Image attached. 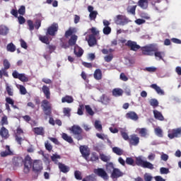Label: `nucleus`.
<instances>
[{
    "instance_id": "f257e3e1",
    "label": "nucleus",
    "mask_w": 181,
    "mask_h": 181,
    "mask_svg": "<svg viewBox=\"0 0 181 181\" xmlns=\"http://www.w3.org/2000/svg\"><path fill=\"white\" fill-rule=\"evenodd\" d=\"M141 52L144 56H153L154 54L155 57L159 58V60H163L165 57V52L159 51L158 45L155 44L141 47Z\"/></svg>"
},
{
    "instance_id": "f03ea898",
    "label": "nucleus",
    "mask_w": 181,
    "mask_h": 181,
    "mask_svg": "<svg viewBox=\"0 0 181 181\" xmlns=\"http://www.w3.org/2000/svg\"><path fill=\"white\" fill-rule=\"evenodd\" d=\"M41 108L45 114L46 115L45 119H47V117H49V124L50 125H55L54 119L52 117V104L49 100H43L41 103Z\"/></svg>"
},
{
    "instance_id": "7ed1b4c3",
    "label": "nucleus",
    "mask_w": 181,
    "mask_h": 181,
    "mask_svg": "<svg viewBox=\"0 0 181 181\" xmlns=\"http://www.w3.org/2000/svg\"><path fill=\"white\" fill-rule=\"evenodd\" d=\"M19 162L24 163V173H29V171L30 170V168H32V165H33V161L32 160V158L30 156H25L24 160L23 159H18L16 161H14L15 166H19Z\"/></svg>"
},
{
    "instance_id": "20e7f679",
    "label": "nucleus",
    "mask_w": 181,
    "mask_h": 181,
    "mask_svg": "<svg viewBox=\"0 0 181 181\" xmlns=\"http://www.w3.org/2000/svg\"><path fill=\"white\" fill-rule=\"evenodd\" d=\"M135 163L137 166H141V168H144V169H150V170H153V169L155 168L153 164L149 161L144 160L142 156L136 157Z\"/></svg>"
},
{
    "instance_id": "39448f33",
    "label": "nucleus",
    "mask_w": 181,
    "mask_h": 181,
    "mask_svg": "<svg viewBox=\"0 0 181 181\" xmlns=\"http://www.w3.org/2000/svg\"><path fill=\"white\" fill-rule=\"evenodd\" d=\"M3 66L4 68L0 70V78H2V77H9V74H8V71L6 70H8V69H11V63H9V61L8 59H4L3 62Z\"/></svg>"
},
{
    "instance_id": "423d86ee",
    "label": "nucleus",
    "mask_w": 181,
    "mask_h": 181,
    "mask_svg": "<svg viewBox=\"0 0 181 181\" xmlns=\"http://www.w3.org/2000/svg\"><path fill=\"white\" fill-rule=\"evenodd\" d=\"M124 46L129 47V49H130L132 52H138L139 49L142 50V47H141V45H138L136 42L132 41L131 40H127V42L124 44Z\"/></svg>"
},
{
    "instance_id": "0eeeda50",
    "label": "nucleus",
    "mask_w": 181,
    "mask_h": 181,
    "mask_svg": "<svg viewBox=\"0 0 181 181\" xmlns=\"http://www.w3.org/2000/svg\"><path fill=\"white\" fill-rule=\"evenodd\" d=\"M93 173L97 175V176H99V177H102V179H104V180H108V179H110L107 171H105L104 168H95L93 170Z\"/></svg>"
},
{
    "instance_id": "6e6552de",
    "label": "nucleus",
    "mask_w": 181,
    "mask_h": 181,
    "mask_svg": "<svg viewBox=\"0 0 181 181\" xmlns=\"http://www.w3.org/2000/svg\"><path fill=\"white\" fill-rule=\"evenodd\" d=\"M115 23L122 26H125L127 23H129V19L125 16L118 15L116 16Z\"/></svg>"
},
{
    "instance_id": "1a4fd4ad",
    "label": "nucleus",
    "mask_w": 181,
    "mask_h": 181,
    "mask_svg": "<svg viewBox=\"0 0 181 181\" xmlns=\"http://www.w3.org/2000/svg\"><path fill=\"white\" fill-rule=\"evenodd\" d=\"M33 170L35 173H40L43 170V163L42 160H35L33 163Z\"/></svg>"
},
{
    "instance_id": "9d476101",
    "label": "nucleus",
    "mask_w": 181,
    "mask_h": 181,
    "mask_svg": "<svg viewBox=\"0 0 181 181\" xmlns=\"http://www.w3.org/2000/svg\"><path fill=\"white\" fill-rule=\"evenodd\" d=\"M57 30H59V24H57V23H53L51 26L47 28V35H49V36H56Z\"/></svg>"
},
{
    "instance_id": "9b49d317",
    "label": "nucleus",
    "mask_w": 181,
    "mask_h": 181,
    "mask_svg": "<svg viewBox=\"0 0 181 181\" xmlns=\"http://www.w3.org/2000/svg\"><path fill=\"white\" fill-rule=\"evenodd\" d=\"M71 134L75 135V136H81L83 134V129L77 124H74L71 127L69 128Z\"/></svg>"
},
{
    "instance_id": "f8f14e48",
    "label": "nucleus",
    "mask_w": 181,
    "mask_h": 181,
    "mask_svg": "<svg viewBox=\"0 0 181 181\" xmlns=\"http://www.w3.org/2000/svg\"><path fill=\"white\" fill-rule=\"evenodd\" d=\"M123 139L124 141H128L130 145H132L133 146H136L139 144V137L136 136H123Z\"/></svg>"
},
{
    "instance_id": "ddd939ff",
    "label": "nucleus",
    "mask_w": 181,
    "mask_h": 181,
    "mask_svg": "<svg viewBox=\"0 0 181 181\" xmlns=\"http://www.w3.org/2000/svg\"><path fill=\"white\" fill-rule=\"evenodd\" d=\"M79 149L83 158H84V159L86 160H88V156H90V151H88L87 147H86V146H81Z\"/></svg>"
},
{
    "instance_id": "4468645a",
    "label": "nucleus",
    "mask_w": 181,
    "mask_h": 181,
    "mask_svg": "<svg viewBox=\"0 0 181 181\" xmlns=\"http://www.w3.org/2000/svg\"><path fill=\"white\" fill-rule=\"evenodd\" d=\"M124 176V173L119 170L118 168L113 169V171L111 174V177L112 179H118V177H121Z\"/></svg>"
},
{
    "instance_id": "2eb2a0df",
    "label": "nucleus",
    "mask_w": 181,
    "mask_h": 181,
    "mask_svg": "<svg viewBox=\"0 0 181 181\" xmlns=\"http://www.w3.org/2000/svg\"><path fill=\"white\" fill-rule=\"evenodd\" d=\"M126 118L127 119H132V121H138L139 117L135 112L130 111L126 114Z\"/></svg>"
},
{
    "instance_id": "dca6fc26",
    "label": "nucleus",
    "mask_w": 181,
    "mask_h": 181,
    "mask_svg": "<svg viewBox=\"0 0 181 181\" xmlns=\"http://www.w3.org/2000/svg\"><path fill=\"white\" fill-rule=\"evenodd\" d=\"M100 103L103 104V105H108L111 101V98L107 96L105 94L102 95V96L100 98Z\"/></svg>"
},
{
    "instance_id": "f3484780",
    "label": "nucleus",
    "mask_w": 181,
    "mask_h": 181,
    "mask_svg": "<svg viewBox=\"0 0 181 181\" xmlns=\"http://www.w3.org/2000/svg\"><path fill=\"white\" fill-rule=\"evenodd\" d=\"M74 33H77V28H71L70 27L66 32L64 37L68 38L70 37V36H73Z\"/></svg>"
},
{
    "instance_id": "a211bd4d",
    "label": "nucleus",
    "mask_w": 181,
    "mask_h": 181,
    "mask_svg": "<svg viewBox=\"0 0 181 181\" xmlns=\"http://www.w3.org/2000/svg\"><path fill=\"white\" fill-rule=\"evenodd\" d=\"M42 91L47 100H50V88L47 86L44 85L42 86Z\"/></svg>"
},
{
    "instance_id": "6ab92c4d",
    "label": "nucleus",
    "mask_w": 181,
    "mask_h": 181,
    "mask_svg": "<svg viewBox=\"0 0 181 181\" xmlns=\"http://www.w3.org/2000/svg\"><path fill=\"white\" fill-rule=\"evenodd\" d=\"M150 87L151 88H153V90H155V91H156L157 94H159V95H165V92L163 91V90L158 86L156 83L151 84Z\"/></svg>"
},
{
    "instance_id": "aec40b11",
    "label": "nucleus",
    "mask_w": 181,
    "mask_h": 181,
    "mask_svg": "<svg viewBox=\"0 0 181 181\" xmlns=\"http://www.w3.org/2000/svg\"><path fill=\"white\" fill-rule=\"evenodd\" d=\"M88 43L90 47H93V46H95V45H97V38H95L94 35H89Z\"/></svg>"
},
{
    "instance_id": "412c9836",
    "label": "nucleus",
    "mask_w": 181,
    "mask_h": 181,
    "mask_svg": "<svg viewBox=\"0 0 181 181\" xmlns=\"http://www.w3.org/2000/svg\"><path fill=\"white\" fill-rule=\"evenodd\" d=\"M59 169L62 173H67L70 172V168L62 163H58Z\"/></svg>"
},
{
    "instance_id": "4be33fe9",
    "label": "nucleus",
    "mask_w": 181,
    "mask_h": 181,
    "mask_svg": "<svg viewBox=\"0 0 181 181\" xmlns=\"http://www.w3.org/2000/svg\"><path fill=\"white\" fill-rule=\"evenodd\" d=\"M153 115H154V118H156V119H158V121H165V117H163V115H162V113L158 110H153Z\"/></svg>"
},
{
    "instance_id": "5701e85b",
    "label": "nucleus",
    "mask_w": 181,
    "mask_h": 181,
    "mask_svg": "<svg viewBox=\"0 0 181 181\" xmlns=\"http://www.w3.org/2000/svg\"><path fill=\"white\" fill-rule=\"evenodd\" d=\"M77 39L78 37L76 35H73L71 36L70 39L68 41L69 46H76V43H77Z\"/></svg>"
},
{
    "instance_id": "b1692460",
    "label": "nucleus",
    "mask_w": 181,
    "mask_h": 181,
    "mask_svg": "<svg viewBox=\"0 0 181 181\" xmlns=\"http://www.w3.org/2000/svg\"><path fill=\"white\" fill-rule=\"evenodd\" d=\"M178 135H181V127L173 129L171 130V132L168 134V136H178Z\"/></svg>"
},
{
    "instance_id": "393cba45",
    "label": "nucleus",
    "mask_w": 181,
    "mask_h": 181,
    "mask_svg": "<svg viewBox=\"0 0 181 181\" xmlns=\"http://www.w3.org/2000/svg\"><path fill=\"white\" fill-rule=\"evenodd\" d=\"M137 5L141 9H147L148 8V0H139V1L137 2Z\"/></svg>"
},
{
    "instance_id": "a878e982",
    "label": "nucleus",
    "mask_w": 181,
    "mask_h": 181,
    "mask_svg": "<svg viewBox=\"0 0 181 181\" xmlns=\"http://www.w3.org/2000/svg\"><path fill=\"white\" fill-rule=\"evenodd\" d=\"M136 132H138L141 136H146L149 135L148 129L146 128H139L136 129Z\"/></svg>"
},
{
    "instance_id": "bb28decb",
    "label": "nucleus",
    "mask_w": 181,
    "mask_h": 181,
    "mask_svg": "<svg viewBox=\"0 0 181 181\" xmlns=\"http://www.w3.org/2000/svg\"><path fill=\"white\" fill-rule=\"evenodd\" d=\"M6 50H7V52L13 53L14 52H16V45L15 44H13V42L8 43L6 46Z\"/></svg>"
},
{
    "instance_id": "cd10ccee",
    "label": "nucleus",
    "mask_w": 181,
    "mask_h": 181,
    "mask_svg": "<svg viewBox=\"0 0 181 181\" xmlns=\"http://www.w3.org/2000/svg\"><path fill=\"white\" fill-rule=\"evenodd\" d=\"M122 94H124V90L121 88H117L112 90V95H114V97H121Z\"/></svg>"
},
{
    "instance_id": "c85d7f7f",
    "label": "nucleus",
    "mask_w": 181,
    "mask_h": 181,
    "mask_svg": "<svg viewBox=\"0 0 181 181\" xmlns=\"http://www.w3.org/2000/svg\"><path fill=\"white\" fill-rule=\"evenodd\" d=\"M74 102V98L73 96L66 95L62 98V103H67L68 104H71V103Z\"/></svg>"
},
{
    "instance_id": "c756f323",
    "label": "nucleus",
    "mask_w": 181,
    "mask_h": 181,
    "mask_svg": "<svg viewBox=\"0 0 181 181\" xmlns=\"http://www.w3.org/2000/svg\"><path fill=\"white\" fill-rule=\"evenodd\" d=\"M89 160H90V162H99L100 156H98V153H97L96 152H93L90 155Z\"/></svg>"
},
{
    "instance_id": "7c9ffc66",
    "label": "nucleus",
    "mask_w": 181,
    "mask_h": 181,
    "mask_svg": "<svg viewBox=\"0 0 181 181\" xmlns=\"http://www.w3.org/2000/svg\"><path fill=\"white\" fill-rule=\"evenodd\" d=\"M93 76L95 80H101V78H103V72L101 71V69H96Z\"/></svg>"
},
{
    "instance_id": "2f4dec72",
    "label": "nucleus",
    "mask_w": 181,
    "mask_h": 181,
    "mask_svg": "<svg viewBox=\"0 0 181 181\" xmlns=\"http://www.w3.org/2000/svg\"><path fill=\"white\" fill-rule=\"evenodd\" d=\"M39 40L42 42V43H45V45H49L50 41H49V37L47 35H39Z\"/></svg>"
},
{
    "instance_id": "473e14b6",
    "label": "nucleus",
    "mask_w": 181,
    "mask_h": 181,
    "mask_svg": "<svg viewBox=\"0 0 181 181\" xmlns=\"http://www.w3.org/2000/svg\"><path fill=\"white\" fill-rule=\"evenodd\" d=\"M33 132L37 135H45V129H43V127H35L33 129Z\"/></svg>"
},
{
    "instance_id": "72a5a7b5",
    "label": "nucleus",
    "mask_w": 181,
    "mask_h": 181,
    "mask_svg": "<svg viewBox=\"0 0 181 181\" xmlns=\"http://www.w3.org/2000/svg\"><path fill=\"white\" fill-rule=\"evenodd\" d=\"M6 104L11 105L13 108H18V107L15 105V100H13L11 97L6 98Z\"/></svg>"
},
{
    "instance_id": "f704fd0d",
    "label": "nucleus",
    "mask_w": 181,
    "mask_h": 181,
    "mask_svg": "<svg viewBox=\"0 0 181 181\" xmlns=\"http://www.w3.org/2000/svg\"><path fill=\"white\" fill-rule=\"evenodd\" d=\"M112 152L116 155H118V156H121V155H124V150L121 149L119 147H113Z\"/></svg>"
},
{
    "instance_id": "c9c22d12",
    "label": "nucleus",
    "mask_w": 181,
    "mask_h": 181,
    "mask_svg": "<svg viewBox=\"0 0 181 181\" xmlns=\"http://www.w3.org/2000/svg\"><path fill=\"white\" fill-rule=\"evenodd\" d=\"M74 53L76 54V57H81L83 56V53H84V51L83 49L78 47L74 49Z\"/></svg>"
},
{
    "instance_id": "e433bc0d",
    "label": "nucleus",
    "mask_w": 181,
    "mask_h": 181,
    "mask_svg": "<svg viewBox=\"0 0 181 181\" xmlns=\"http://www.w3.org/2000/svg\"><path fill=\"white\" fill-rule=\"evenodd\" d=\"M149 104L153 107V108H156V107H159V101L156 98H152L149 100Z\"/></svg>"
},
{
    "instance_id": "4c0bfd02",
    "label": "nucleus",
    "mask_w": 181,
    "mask_h": 181,
    "mask_svg": "<svg viewBox=\"0 0 181 181\" xmlns=\"http://www.w3.org/2000/svg\"><path fill=\"white\" fill-rule=\"evenodd\" d=\"M0 135L1 136H8L9 135V131L5 127H2L0 129Z\"/></svg>"
},
{
    "instance_id": "58836bf2",
    "label": "nucleus",
    "mask_w": 181,
    "mask_h": 181,
    "mask_svg": "<svg viewBox=\"0 0 181 181\" xmlns=\"http://www.w3.org/2000/svg\"><path fill=\"white\" fill-rule=\"evenodd\" d=\"M18 80H20V81H22L23 83H28V81H29V78L26 76L25 74H20V77L18 78Z\"/></svg>"
},
{
    "instance_id": "ea45409f",
    "label": "nucleus",
    "mask_w": 181,
    "mask_h": 181,
    "mask_svg": "<svg viewBox=\"0 0 181 181\" xmlns=\"http://www.w3.org/2000/svg\"><path fill=\"white\" fill-rule=\"evenodd\" d=\"M61 157L59 155L57 154H53L51 156V160L55 163V165H59V160L57 159H60Z\"/></svg>"
},
{
    "instance_id": "a19ab883",
    "label": "nucleus",
    "mask_w": 181,
    "mask_h": 181,
    "mask_svg": "<svg viewBox=\"0 0 181 181\" xmlns=\"http://www.w3.org/2000/svg\"><path fill=\"white\" fill-rule=\"evenodd\" d=\"M105 167H106V170L108 173H112L114 170V169H115L114 168V163H108L107 164H106Z\"/></svg>"
},
{
    "instance_id": "79ce46f5",
    "label": "nucleus",
    "mask_w": 181,
    "mask_h": 181,
    "mask_svg": "<svg viewBox=\"0 0 181 181\" xmlns=\"http://www.w3.org/2000/svg\"><path fill=\"white\" fill-rule=\"evenodd\" d=\"M127 11L128 13L135 15V11H136V6H128Z\"/></svg>"
},
{
    "instance_id": "37998d69",
    "label": "nucleus",
    "mask_w": 181,
    "mask_h": 181,
    "mask_svg": "<svg viewBox=\"0 0 181 181\" xmlns=\"http://www.w3.org/2000/svg\"><path fill=\"white\" fill-rule=\"evenodd\" d=\"M126 163L130 166H135V160H134V158L131 157H127L126 158Z\"/></svg>"
},
{
    "instance_id": "c03bdc74",
    "label": "nucleus",
    "mask_w": 181,
    "mask_h": 181,
    "mask_svg": "<svg viewBox=\"0 0 181 181\" xmlns=\"http://www.w3.org/2000/svg\"><path fill=\"white\" fill-rule=\"evenodd\" d=\"M97 15H98V11H94L90 13L89 18L90 21H95L97 18Z\"/></svg>"
},
{
    "instance_id": "a18cd8bd",
    "label": "nucleus",
    "mask_w": 181,
    "mask_h": 181,
    "mask_svg": "<svg viewBox=\"0 0 181 181\" xmlns=\"http://www.w3.org/2000/svg\"><path fill=\"white\" fill-rule=\"evenodd\" d=\"M85 110L89 115H91L92 117L93 115H94V111L93 110V109L90 105H85Z\"/></svg>"
},
{
    "instance_id": "49530a36",
    "label": "nucleus",
    "mask_w": 181,
    "mask_h": 181,
    "mask_svg": "<svg viewBox=\"0 0 181 181\" xmlns=\"http://www.w3.org/2000/svg\"><path fill=\"white\" fill-rule=\"evenodd\" d=\"M27 23L28 25V29L29 30H30V32L35 30V24L33 23V21L32 20H28Z\"/></svg>"
},
{
    "instance_id": "de8ad7c7",
    "label": "nucleus",
    "mask_w": 181,
    "mask_h": 181,
    "mask_svg": "<svg viewBox=\"0 0 181 181\" xmlns=\"http://www.w3.org/2000/svg\"><path fill=\"white\" fill-rule=\"evenodd\" d=\"M74 176L76 180H82L83 179V176H81V172H80V170H75Z\"/></svg>"
},
{
    "instance_id": "09e8293b",
    "label": "nucleus",
    "mask_w": 181,
    "mask_h": 181,
    "mask_svg": "<svg viewBox=\"0 0 181 181\" xmlns=\"http://www.w3.org/2000/svg\"><path fill=\"white\" fill-rule=\"evenodd\" d=\"M6 90L7 91L8 95H9L10 97H13V90L8 84L6 86Z\"/></svg>"
},
{
    "instance_id": "8fccbe9b",
    "label": "nucleus",
    "mask_w": 181,
    "mask_h": 181,
    "mask_svg": "<svg viewBox=\"0 0 181 181\" xmlns=\"http://www.w3.org/2000/svg\"><path fill=\"white\" fill-rule=\"evenodd\" d=\"M95 128L98 129V131H101L103 129V125L101 124V122L99 120H95Z\"/></svg>"
},
{
    "instance_id": "3c124183",
    "label": "nucleus",
    "mask_w": 181,
    "mask_h": 181,
    "mask_svg": "<svg viewBox=\"0 0 181 181\" xmlns=\"http://www.w3.org/2000/svg\"><path fill=\"white\" fill-rule=\"evenodd\" d=\"M8 28L6 27H1L0 28V35L2 36H6L8 35Z\"/></svg>"
},
{
    "instance_id": "603ef678",
    "label": "nucleus",
    "mask_w": 181,
    "mask_h": 181,
    "mask_svg": "<svg viewBox=\"0 0 181 181\" xmlns=\"http://www.w3.org/2000/svg\"><path fill=\"white\" fill-rule=\"evenodd\" d=\"M100 159L103 162H108L110 160V157L105 156L104 153H100Z\"/></svg>"
},
{
    "instance_id": "864d4df0",
    "label": "nucleus",
    "mask_w": 181,
    "mask_h": 181,
    "mask_svg": "<svg viewBox=\"0 0 181 181\" xmlns=\"http://www.w3.org/2000/svg\"><path fill=\"white\" fill-rule=\"evenodd\" d=\"M112 59H114V55L112 54H110L109 55H107L104 57V60L107 63H110V62H112Z\"/></svg>"
},
{
    "instance_id": "5fc2aeb1",
    "label": "nucleus",
    "mask_w": 181,
    "mask_h": 181,
    "mask_svg": "<svg viewBox=\"0 0 181 181\" xmlns=\"http://www.w3.org/2000/svg\"><path fill=\"white\" fill-rule=\"evenodd\" d=\"M47 49H48L49 50L48 51L49 54H52V53L56 50V46L48 45L47 46Z\"/></svg>"
},
{
    "instance_id": "6e6d98bb",
    "label": "nucleus",
    "mask_w": 181,
    "mask_h": 181,
    "mask_svg": "<svg viewBox=\"0 0 181 181\" xmlns=\"http://www.w3.org/2000/svg\"><path fill=\"white\" fill-rule=\"evenodd\" d=\"M42 26V21L40 19H37L34 24V28L37 29V30Z\"/></svg>"
},
{
    "instance_id": "4d7b16f0",
    "label": "nucleus",
    "mask_w": 181,
    "mask_h": 181,
    "mask_svg": "<svg viewBox=\"0 0 181 181\" xmlns=\"http://www.w3.org/2000/svg\"><path fill=\"white\" fill-rule=\"evenodd\" d=\"M83 111H84V105H80L77 111L78 115H83V114H84Z\"/></svg>"
},
{
    "instance_id": "13d9d810",
    "label": "nucleus",
    "mask_w": 181,
    "mask_h": 181,
    "mask_svg": "<svg viewBox=\"0 0 181 181\" xmlns=\"http://www.w3.org/2000/svg\"><path fill=\"white\" fill-rule=\"evenodd\" d=\"M64 115L66 117H70V112H71V109L70 107H64L63 110Z\"/></svg>"
},
{
    "instance_id": "bf43d9fd",
    "label": "nucleus",
    "mask_w": 181,
    "mask_h": 181,
    "mask_svg": "<svg viewBox=\"0 0 181 181\" xmlns=\"http://www.w3.org/2000/svg\"><path fill=\"white\" fill-rule=\"evenodd\" d=\"M18 12L20 15H25L26 12V7H25V6H21Z\"/></svg>"
},
{
    "instance_id": "052dcab7",
    "label": "nucleus",
    "mask_w": 181,
    "mask_h": 181,
    "mask_svg": "<svg viewBox=\"0 0 181 181\" xmlns=\"http://www.w3.org/2000/svg\"><path fill=\"white\" fill-rule=\"evenodd\" d=\"M160 172L161 175H168L169 173V168L162 167L160 169Z\"/></svg>"
},
{
    "instance_id": "680f3d73",
    "label": "nucleus",
    "mask_w": 181,
    "mask_h": 181,
    "mask_svg": "<svg viewBox=\"0 0 181 181\" xmlns=\"http://www.w3.org/2000/svg\"><path fill=\"white\" fill-rule=\"evenodd\" d=\"M145 70L146 71H148V73H155V71H156V67L155 66L146 67Z\"/></svg>"
},
{
    "instance_id": "e2e57ef3",
    "label": "nucleus",
    "mask_w": 181,
    "mask_h": 181,
    "mask_svg": "<svg viewBox=\"0 0 181 181\" xmlns=\"http://www.w3.org/2000/svg\"><path fill=\"white\" fill-rule=\"evenodd\" d=\"M20 93L21 94H22L23 95H25V94H26V93H28V91L26 90V88H25V86L20 85Z\"/></svg>"
},
{
    "instance_id": "0e129e2a",
    "label": "nucleus",
    "mask_w": 181,
    "mask_h": 181,
    "mask_svg": "<svg viewBox=\"0 0 181 181\" xmlns=\"http://www.w3.org/2000/svg\"><path fill=\"white\" fill-rule=\"evenodd\" d=\"M119 78L122 81H128V76H126L124 73L120 74Z\"/></svg>"
},
{
    "instance_id": "69168bd1",
    "label": "nucleus",
    "mask_w": 181,
    "mask_h": 181,
    "mask_svg": "<svg viewBox=\"0 0 181 181\" xmlns=\"http://www.w3.org/2000/svg\"><path fill=\"white\" fill-rule=\"evenodd\" d=\"M18 19L19 25H23V23L26 22V19H25V17L22 16H20L19 17H18Z\"/></svg>"
},
{
    "instance_id": "338daca9",
    "label": "nucleus",
    "mask_w": 181,
    "mask_h": 181,
    "mask_svg": "<svg viewBox=\"0 0 181 181\" xmlns=\"http://www.w3.org/2000/svg\"><path fill=\"white\" fill-rule=\"evenodd\" d=\"M104 35H110L111 33V27H105L103 28Z\"/></svg>"
},
{
    "instance_id": "774afa93",
    "label": "nucleus",
    "mask_w": 181,
    "mask_h": 181,
    "mask_svg": "<svg viewBox=\"0 0 181 181\" xmlns=\"http://www.w3.org/2000/svg\"><path fill=\"white\" fill-rule=\"evenodd\" d=\"M144 180L145 181H152L153 177L151 175H149L148 173L144 174Z\"/></svg>"
}]
</instances>
